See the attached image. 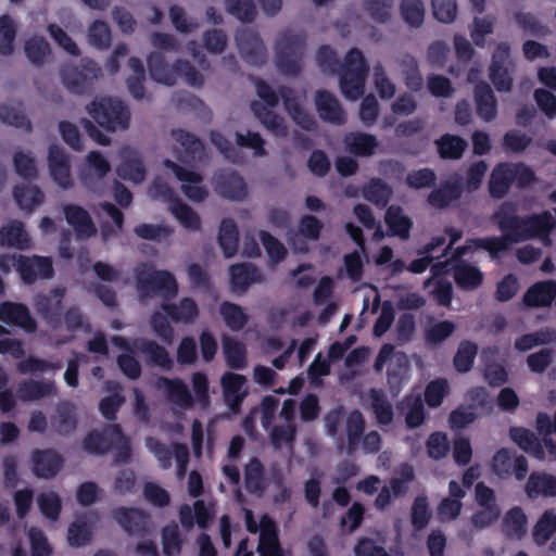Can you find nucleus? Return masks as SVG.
<instances>
[{"label":"nucleus","instance_id":"obj_8","mask_svg":"<svg viewBox=\"0 0 556 556\" xmlns=\"http://www.w3.org/2000/svg\"><path fill=\"white\" fill-rule=\"evenodd\" d=\"M163 164L181 181V191L190 201L202 202L207 198L208 191L202 185L203 177L200 173L187 169L168 159Z\"/></svg>","mask_w":556,"mask_h":556},{"label":"nucleus","instance_id":"obj_7","mask_svg":"<svg viewBox=\"0 0 556 556\" xmlns=\"http://www.w3.org/2000/svg\"><path fill=\"white\" fill-rule=\"evenodd\" d=\"M65 288L55 287L48 294H39L34 302L36 313L51 329L62 326L61 309L65 296Z\"/></svg>","mask_w":556,"mask_h":556},{"label":"nucleus","instance_id":"obj_2","mask_svg":"<svg viewBox=\"0 0 556 556\" xmlns=\"http://www.w3.org/2000/svg\"><path fill=\"white\" fill-rule=\"evenodd\" d=\"M86 111L108 132L123 131L129 127V108L119 99L96 98L86 106Z\"/></svg>","mask_w":556,"mask_h":556},{"label":"nucleus","instance_id":"obj_16","mask_svg":"<svg viewBox=\"0 0 556 556\" xmlns=\"http://www.w3.org/2000/svg\"><path fill=\"white\" fill-rule=\"evenodd\" d=\"M119 159L121 163L116 168V173L122 179L135 184H140L144 180L147 170L138 151L130 147H124L119 151Z\"/></svg>","mask_w":556,"mask_h":556},{"label":"nucleus","instance_id":"obj_45","mask_svg":"<svg viewBox=\"0 0 556 556\" xmlns=\"http://www.w3.org/2000/svg\"><path fill=\"white\" fill-rule=\"evenodd\" d=\"M29 238L24 229L23 223L13 220L0 228V245L17 249H26Z\"/></svg>","mask_w":556,"mask_h":556},{"label":"nucleus","instance_id":"obj_63","mask_svg":"<svg viewBox=\"0 0 556 556\" xmlns=\"http://www.w3.org/2000/svg\"><path fill=\"white\" fill-rule=\"evenodd\" d=\"M227 12L242 23H252L257 14L253 0H225Z\"/></svg>","mask_w":556,"mask_h":556},{"label":"nucleus","instance_id":"obj_55","mask_svg":"<svg viewBox=\"0 0 556 556\" xmlns=\"http://www.w3.org/2000/svg\"><path fill=\"white\" fill-rule=\"evenodd\" d=\"M432 518L427 495H417L410 508V525L415 531H422L427 528Z\"/></svg>","mask_w":556,"mask_h":556},{"label":"nucleus","instance_id":"obj_25","mask_svg":"<svg viewBox=\"0 0 556 556\" xmlns=\"http://www.w3.org/2000/svg\"><path fill=\"white\" fill-rule=\"evenodd\" d=\"M476 113L484 122H491L497 114V101L490 85L480 81L473 89Z\"/></svg>","mask_w":556,"mask_h":556},{"label":"nucleus","instance_id":"obj_60","mask_svg":"<svg viewBox=\"0 0 556 556\" xmlns=\"http://www.w3.org/2000/svg\"><path fill=\"white\" fill-rule=\"evenodd\" d=\"M24 50L29 62L36 66H41L51 53L49 42L43 37L28 39L25 42Z\"/></svg>","mask_w":556,"mask_h":556},{"label":"nucleus","instance_id":"obj_56","mask_svg":"<svg viewBox=\"0 0 556 556\" xmlns=\"http://www.w3.org/2000/svg\"><path fill=\"white\" fill-rule=\"evenodd\" d=\"M164 556H179L182 551L184 540L178 525L170 522L161 531Z\"/></svg>","mask_w":556,"mask_h":556},{"label":"nucleus","instance_id":"obj_19","mask_svg":"<svg viewBox=\"0 0 556 556\" xmlns=\"http://www.w3.org/2000/svg\"><path fill=\"white\" fill-rule=\"evenodd\" d=\"M216 192L229 200L242 201L248 195L247 184L235 170H223L215 177Z\"/></svg>","mask_w":556,"mask_h":556},{"label":"nucleus","instance_id":"obj_49","mask_svg":"<svg viewBox=\"0 0 556 556\" xmlns=\"http://www.w3.org/2000/svg\"><path fill=\"white\" fill-rule=\"evenodd\" d=\"M219 314L227 328L231 331L242 330L249 321V316L239 304L224 301L219 305Z\"/></svg>","mask_w":556,"mask_h":556},{"label":"nucleus","instance_id":"obj_17","mask_svg":"<svg viewBox=\"0 0 556 556\" xmlns=\"http://www.w3.org/2000/svg\"><path fill=\"white\" fill-rule=\"evenodd\" d=\"M494 217L497 220L498 228L504 233L501 237L505 239L508 248L510 243L525 241V217L514 214L511 207L506 205H503Z\"/></svg>","mask_w":556,"mask_h":556},{"label":"nucleus","instance_id":"obj_58","mask_svg":"<svg viewBox=\"0 0 556 556\" xmlns=\"http://www.w3.org/2000/svg\"><path fill=\"white\" fill-rule=\"evenodd\" d=\"M556 532V514L547 509L536 521L533 528V540L538 545H544Z\"/></svg>","mask_w":556,"mask_h":556},{"label":"nucleus","instance_id":"obj_42","mask_svg":"<svg viewBox=\"0 0 556 556\" xmlns=\"http://www.w3.org/2000/svg\"><path fill=\"white\" fill-rule=\"evenodd\" d=\"M384 220L392 236H396L402 240L409 238L413 223L409 217L403 214L401 206L390 205L386 211Z\"/></svg>","mask_w":556,"mask_h":556},{"label":"nucleus","instance_id":"obj_43","mask_svg":"<svg viewBox=\"0 0 556 556\" xmlns=\"http://www.w3.org/2000/svg\"><path fill=\"white\" fill-rule=\"evenodd\" d=\"M218 244L224 256L229 258L236 255L239 247V230L232 218H224L219 226Z\"/></svg>","mask_w":556,"mask_h":556},{"label":"nucleus","instance_id":"obj_12","mask_svg":"<svg viewBox=\"0 0 556 556\" xmlns=\"http://www.w3.org/2000/svg\"><path fill=\"white\" fill-rule=\"evenodd\" d=\"M464 192V180L459 175L454 179L441 182L439 188L433 189L427 197L428 204L438 210H445L452 203L458 201Z\"/></svg>","mask_w":556,"mask_h":556},{"label":"nucleus","instance_id":"obj_46","mask_svg":"<svg viewBox=\"0 0 556 556\" xmlns=\"http://www.w3.org/2000/svg\"><path fill=\"white\" fill-rule=\"evenodd\" d=\"M223 351L228 367L235 370H241L247 367V349L242 342L224 336Z\"/></svg>","mask_w":556,"mask_h":556},{"label":"nucleus","instance_id":"obj_39","mask_svg":"<svg viewBox=\"0 0 556 556\" xmlns=\"http://www.w3.org/2000/svg\"><path fill=\"white\" fill-rule=\"evenodd\" d=\"M365 427L366 421L361 410L353 409L348 414L345 419V432L346 453L349 455H352L357 451Z\"/></svg>","mask_w":556,"mask_h":556},{"label":"nucleus","instance_id":"obj_37","mask_svg":"<svg viewBox=\"0 0 556 556\" xmlns=\"http://www.w3.org/2000/svg\"><path fill=\"white\" fill-rule=\"evenodd\" d=\"M514 184V175L511 174L510 163L497 164L490 176L489 192L494 199L504 198Z\"/></svg>","mask_w":556,"mask_h":556},{"label":"nucleus","instance_id":"obj_29","mask_svg":"<svg viewBox=\"0 0 556 556\" xmlns=\"http://www.w3.org/2000/svg\"><path fill=\"white\" fill-rule=\"evenodd\" d=\"M453 278L462 290H476L483 282L482 271L470 263L458 260L452 267Z\"/></svg>","mask_w":556,"mask_h":556},{"label":"nucleus","instance_id":"obj_4","mask_svg":"<svg viewBox=\"0 0 556 556\" xmlns=\"http://www.w3.org/2000/svg\"><path fill=\"white\" fill-rule=\"evenodd\" d=\"M305 37L291 30L282 31L276 41V66L286 76H298L302 71Z\"/></svg>","mask_w":556,"mask_h":556},{"label":"nucleus","instance_id":"obj_22","mask_svg":"<svg viewBox=\"0 0 556 556\" xmlns=\"http://www.w3.org/2000/svg\"><path fill=\"white\" fill-rule=\"evenodd\" d=\"M237 46L245 62L256 66L266 62V49L256 33L243 31L237 36Z\"/></svg>","mask_w":556,"mask_h":556},{"label":"nucleus","instance_id":"obj_54","mask_svg":"<svg viewBox=\"0 0 556 556\" xmlns=\"http://www.w3.org/2000/svg\"><path fill=\"white\" fill-rule=\"evenodd\" d=\"M52 426L60 434H70L76 429L75 407L71 403H61L52 417Z\"/></svg>","mask_w":556,"mask_h":556},{"label":"nucleus","instance_id":"obj_9","mask_svg":"<svg viewBox=\"0 0 556 556\" xmlns=\"http://www.w3.org/2000/svg\"><path fill=\"white\" fill-rule=\"evenodd\" d=\"M112 516L129 535L143 536L149 532L150 516L144 510L132 507H117Z\"/></svg>","mask_w":556,"mask_h":556},{"label":"nucleus","instance_id":"obj_1","mask_svg":"<svg viewBox=\"0 0 556 556\" xmlns=\"http://www.w3.org/2000/svg\"><path fill=\"white\" fill-rule=\"evenodd\" d=\"M316 61L325 73H336L340 68V89L346 99L357 100L363 96L369 65L358 48H351L344 56L343 64L340 65L336 51L324 45L317 51Z\"/></svg>","mask_w":556,"mask_h":556},{"label":"nucleus","instance_id":"obj_36","mask_svg":"<svg viewBox=\"0 0 556 556\" xmlns=\"http://www.w3.org/2000/svg\"><path fill=\"white\" fill-rule=\"evenodd\" d=\"M167 400L182 408L190 409L194 406V397L192 396L188 386L180 378H163L162 379Z\"/></svg>","mask_w":556,"mask_h":556},{"label":"nucleus","instance_id":"obj_26","mask_svg":"<svg viewBox=\"0 0 556 556\" xmlns=\"http://www.w3.org/2000/svg\"><path fill=\"white\" fill-rule=\"evenodd\" d=\"M348 152L359 157H369L375 154L379 143L377 137L362 131L348 132L343 138Z\"/></svg>","mask_w":556,"mask_h":556},{"label":"nucleus","instance_id":"obj_11","mask_svg":"<svg viewBox=\"0 0 556 556\" xmlns=\"http://www.w3.org/2000/svg\"><path fill=\"white\" fill-rule=\"evenodd\" d=\"M116 439H122V427L117 424H110L101 431H90L83 441V447L90 454L104 455L113 448Z\"/></svg>","mask_w":556,"mask_h":556},{"label":"nucleus","instance_id":"obj_27","mask_svg":"<svg viewBox=\"0 0 556 556\" xmlns=\"http://www.w3.org/2000/svg\"><path fill=\"white\" fill-rule=\"evenodd\" d=\"M556 299V281L546 280L533 283L523 294V303L529 307L549 306Z\"/></svg>","mask_w":556,"mask_h":556},{"label":"nucleus","instance_id":"obj_61","mask_svg":"<svg viewBox=\"0 0 556 556\" xmlns=\"http://www.w3.org/2000/svg\"><path fill=\"white\" fill-rule=\"evenodd\" d=\"M402 18L410 27H419L425 18V5L421 0H402L400 4Z\"/></svg>","mask_w":556,"mask_h":556},{"label":"nucleus","instance_id":"obj_44","mask_svg":"<svg viewBox=\"0 0 556 556\" xmlns=\"http://www.w3.org/2000/svg\"><path fill=\"white\" fill-rule=\"evenodd\" d=\"M438 152L443 160H459L463 157L468 143L457 135L444 134L437 141Z\"/></svg>","mask_w":556,"mask_h":556},{"label":"nucleus","instance_id":"obj_15","mask_svg":"<svg viewBox=\"0 0 556 556\" xmlns=\"http://www.w3.org/2000/svg\"><path fill=\"white\" fill-rule=\"evenodd\" d=\"M33 472L37 478H54L64 465L63 457L54 450H39L31 452Z\"/></svg>","mask_w":556,"mask_h":556},{"label":"nucleus","instance_id":"obj_14","mask_svg":"<svg viewBox=\"0 0 556 556\" xmlns=\"http://www.w3.org/2000/svg\"><path fill=\"white\" fill-rule=\"evenodd\" d=\"M247 378L243 375L227 371L222 376L220 383L223 388L224 401L233 414H238L241 409L247 390L243 387Z\"/></svg>","mask_w":556,"mask_h":556},{"label":"nucleus","instance_id":"obj_32","mask_svg":"<svg viewBox=\"0 0 556 556\" xmlns=\"http://www.w3.org/2000/svg\"><path fill=\"white\" fill-rule=\"evenodd\" d=\"M161 308L174 323L191 324L199 316V306L192 298H182L178 304L164 302Z\"/></svg>","mask_w":556,"mask_h":556},{"label":"nucleus","instance_id":"obj_57","mask_svg":"<svg viewBox=\"0 0 556 556\" xmlns=\"http://www.w3.org/2000/svg\"><path fill=\"white\" fill-rule=\"evenodd\" d=\"M401 67L405 86L414 92L421 90L424 79L419 71L417 59L414 55L405 54L401 60Z\"/></svg>","mask_w":556,"mask_h":556},{"label":"nucleus","instance_id":"obj_64","mask_svg":"<svg viewBox=\"0 0 556 556\" xmlns=\"http://www.w3.org/2000/svg\"><path fill=\"white\" fill-rule=\"evenodd\" d=\"M92 539V529L90 525L83 519H76L67 529V542L72 547H81L88 544Z\"/></svg>","mask_w":556,"mask_h":556},{"label":"nucleus","instance_id":"obj_30","mask_svg":"<svg viewBox=\"0 0 556 556\" xmlns=\"http://www.w3.org/2000/svg\"><path fill=\"white\" fill-rule=\"evenodd\" d=\"M408 361L404 353H399L391 361L387 369V383L392 395L396 396L408 380Z\"/></svg>","mask_w":556,"mask_h":556},{"label":"nucleus","instance_id":"obj_50","mask_svg":"<svg viewBox=\"0 0 556 556\" xmlns=\"http://www.w3.org/2000/svg\"><path fill=\"white\" fill-rule=\"evenodd\" d=\"M392 193V188L381 178H371L363 188L364 198L381 208L387 206Z\"/></svg>","mask_w":556,"mask_h":556},{"label":"nucleus","instance_id":"obj_5","mask_svg":"<svg viewBox=\"0 0 556 556\" xmlns=\"http://www.w3.org/2000/svg\"><path fill=\"white\" fill-rule=\"evenodd\" d=\"M102 71L97 62L83 59L79 65H68L62 68V81L66 89L74 94H90L96 80Z\"/></svg>","mask_w":556,"mask_h":556},{"label":"nucleus","instance_id":"obj_47","mask_svg":"<svg viewBox=\"0 0 556 556\" xmlns=\"http://www.w3.org/2000/svg\"><path fill=\"white\" fill-rule=\"evenodd\" d=\"M370 406L379 426H388L393 421L394 412L392 404L380 389H370Z\"/></svg>","mask_w":556,"mask_h":556},{"label":"nucleus","instance_id":"obj_3","mask_svg":"<svg viewBox=\"0 0 556 556\" xmlns=\"http://www.w3.org/2000/svg\"><path fill=\"white\" fill-rule=\"evenodd\" d=\"M135 278L138 291L144 295L157 293L169 301L178 293L175 276L165 269H154L149 263H140L135 268Z\"/></svg>","mask_w":556,"mask_h":556},{"label":"nucleus","instance_id":"obj_59","mask_svg":"<svg viewBox=\"0 0 556 556\" xmlns=\"http://www.w3.org/2000/svg\"><path fill=\"white\" fill-rule=\"evenodd\" d=\"M169 210L186 229L197 231L201 228L200 216L188 204L184 203L181 199H177L169 206Z\"/></svg>","mask_w":556,"mask_h":556},{"label":"nucleus","instance_id":"obj_10","mask_svg":"<svg viewBox=\"0 0 556 556\" xmlns=\"http://www.w3.org/2000/svg\"><path fill=\"white\" fill-rule=\"evenodd\" d=\"M48 168L50 177L61 189L73 187L70 156L58 144H51L48 149Z\"/></svg>","mask_w":556,"mask_h":556},{"label":"nucleus","instance_id":"obj_34","mask_svg":"<svg viewBox=\"0 0 556 556\" xmlns=\"http://www.w3.org/2000/svg\"><path fill=\"white\" fill-rule=\"evenodd\" d=\"M230 281L235 291L244 292L254 282H262L261 270L251 263L236 264L230 267Z\"/></svg>","mask_w":556,"mask_h":556},{"label":"nucleus","instance_id":"obj_23","mask_svg":"<svg viewBox=\"0 0 556 556\" xmlns=\"http://www.w3.org/2000/svg\"><path fill=\"white\" fill-rule=\"evenodd\" d=\"M257 551L260 556H283L277 525L266 515L261 518Z\"/></svg>","mask_w":556,"mask_h":556},{"label":"nucleus","instance_id":"obj_52","mask_svg":"<svg viewBox=\"0 0 556 556\" xmlns=\"http://www.w3.org/2000/svg\"><path fill=\"white\" fill-rule=\"evenodd\" d=\"M478 354V344L470 340H463L458 344L453 358L455 370L459 374H466L473 367Z\"/></svg>","mask_w":556,"mask_h":556},{"label":"nucleus","instance_id":"obj_31","mask_svg":"<svg viewBox=\"0 0 556 556\" xmlns=\"http://www.w3.org/2000/svg\"><path fill=\"white\" fill-rule=\"evenodd\" d=\"M509 438L515 442L523 452L528 453L536 459H544L545 452L541 440L533 431L525 427H510Z\"/></svg>","mask_w":556,"mask_h":556},{"label":"nucleus","instance_id":"obj_40","mask_svg":"<svg viewBox=\"0 0 556 556\" xmlns=\"http://www.w3.org/2000/svg\"><path fill=\"white\" fill-rule=\"evenodd\" d=\"M54 389L53 381L28 379L18 383L16 394L21 401L30 402L49 396Z\"/></svg>","mask_w":556,"mask_h":556},{"label":"nucleus","instance_id":"obj_6","mask_svg":"<svg viewBox=\"0 0 556 556\" xmlns=\"http://www.w3.org/2000/svg\"><path fill=\"white\" fill-rule=\"evenodd\" d=\"M509 66H513L510 46L508 42H500L494 49L489 66V78L500 92H508L513 88L514 79Z\"/></svg>","mask_w":556,"mask_h":556},{"label":"nucleus","instance_id":"obj_53","mask_svg":"<svg viewBox=\"0 0 556 556\" xmlns=\"http://www.w3.org/2000/svg\"><path fill=\"white\" fill-rule=\"evenodd\" d=\"M514 21L517 24L518 28L521 29L523 34L528 36L535 38H544L549 34L548 27L545 24H543V22L533 13L516 12L514 14Z\"/></svg>","mask_w":556,"mask_h":556},{"label":"nucleus","instance_id":"obj_20","mask_svg":"<svg viewBox=\"0 0 556 556\" xmlns=\"http://www.w3.org/2000/svg\"><path fill=\"white\" fill-rule=\"evenodd\" d=\"M315 105L319 117L328 123L343 125L346 122L345 111L337 97L328 90H317Z\"/></svg>","mask_w":556,"mask_h":556},{"label":"nucleus","instance_id":"obj_13","mask_svg":"<svg viewBox=\"0 0 556 556\" xmlns=\"http://www.w3.org/2000/svg\"><path fill=\"white\" fill-rule=\"evenodd\" d=\"M131 348L134 352L143 355L148 365L157 366L164 370L172 369L173 361L169 353L157 342L146 338H136L132 340Z\"/></svg>","mask_w":556,"mask_h":556},{"label":"nucleus","instance_id":"obj_41","mask_svg":"<svg viewBox=\"0 0 556 556\" xmlns=\"http://www.w3.org/2000/svg\"><path fill=\"white\" fill-rule=\"evenodd\" d=\"M244 486L255 495H262L266 490L264 465L256 457L251 458L244 467Z\"/></svg>","mask_w":556,"mask_h":556},{"label":"nucleus","instance_id":"obj_18","mask_svg":"<svg viewBox=\"0 0 556 556\" xmlns=\"http://www.w3.org/2000/svg\"><path fill=\"white\" fill-rule=\"evenodd\" d=\"M111 170L108 160L99 151H91L86 157V164L79 172L81 185L93 190L94 185L101 181Z\"/></svg>","mask_w":556,"mask_h":556},{"label":"nucleus","instance_id":"obj_21","mask_svg":"<svg viewBox=\"0 0 556 556\" xmlns=\"http://www.w3.org/2000/svg\"><path fill=\"white\" fill-rule=\"evenodd\" d=\"M0 320L17 326L26 332H34L37 329V324L31 317L28 307L22 303H13L5 301L0 304Z\"/></svg>","mask_w":556,"mask_h":556},{"label":"nucleus","instance_id":"obj_35","mask_svg":"<svg viewBox=\"0 0 556 556\" xmlns=\"http://www.w3.org/2000/svg\"><path fill=\"white\" fill-rule=\"evenodd\" d=\"M250 108L255 117L273 135L277 137H286L288 135V128L285 125L283 118L271 111V109L266 108L262 102L256 100L251 102Z\"/></svg>","mask_w":556,"mask_h":556},{"label":"nucleus","instance_id":"obj_62","mask_svg":"<svg viewBox=\"0 0 556 556\" xmlns=\"http://www.w3.org/2000/svg\"><path fill=\"white\" fill-rule=\"evenodd\" d=\"M172 136L184 148L188 157L194 160L203 153V142L195 135L184 129H175Z\"/></svg>","mask_w":556,"mask_h":556},{"label":"nucleus","instance_id":"obj_51","mask_svg":"<svg viewBox=\"0 0 556 556\" xmlns=\"http://www.w3.org/2000/svg\"><path fill=\"white\" fill-rule=\"evenodd\" d=\"M13 197L17 205L24 210L31 212L36 206L40 205L45 200V194L37 186H15Z\"/></svg>","mask_w":556,"mask_h":556},{"label":"nucleus","instance_id":"obj_28","mask_svg":"<svg viewBox=\"0 0 556 556\" xmlns=\"http://www.w3.org/2000/svg\"><path fill=\"white\" fill-rule=\"evenodd\" d=\"M147 62L150 76L154 81L166 86H173L176 84L177 72L175 70V63L169 65L162 52H151Z\"/></svg>","mask_w":556,"mask_h":556},{"label":"nucleus","instance_id":"obj_33","mask_svg":"<svg viewBox=\"0 0 556 556\" xmlns=\"http://www.w3.org/2000/svg\"><path fill=\"white\" fill-rule=\"evenodd\" d=\"M525 491L529 498L535 500L540 496H556V477L545 472L530 473L525 485Z\"/></svg>","mask_w":556,"mask_h":556},{"label":"nucleus","instance_id":"obj_48","mask_svg":"<svg viewBox=\"0 0 556 556\" xmlns=\"http://www.w3.org/2000/svg\"><path fill=\"white\" fill-rule=\"evenodd\" d=\"M503 532L509 539L520 540L527 532V516L522 508L509 509L503 519Z\"/></svg>","mask_w":556,"mask_h":556},{"label":"nucleus","instance_id":"obj_24","mask_svg":"<svg viewBox=\"0 0 556 556\" xmlns=\"http://www.w3.org/2000/svg\"><path fill=\"white\" fill-rule=\"evenodd\" d=\"M65 219L73 227L77 237L90 238L97 233V228L90 214L77 204H66L63 207Z\"/></svg>","mask_w":556,"mask_h":556},{"label":"nucleus","instance_id":"obj_38","mask_svg":"<svg viewBox=\"0 0 556 556\" xmlns=\"http://www.w3.org/2000/svg\"><path fill=\"white\" fill-rule=\"evenodd\" d=\"M555 227V220L549 211L525 216V241L546 237Z\"/></svg>","mask_w":556,"mask_h":556}]
</instances>
